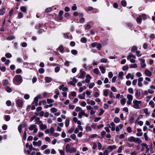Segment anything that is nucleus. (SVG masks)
I'll return each mask as SVG.
<instances>
[{"instance_id":"38","label":"nucleus","mask_w":155,"mask_h":155,"mask_svg":"<svg viewBox=\"0 0 155 155\" xmlns=\"http://www.w3.org/2000/svg\"><path fill=\"white\" fill-rule=\"evenodd\" d=\"M137 22L139 23H140L142 21V18L140 17V16H139V17L137 18L136 19Z\"/></svg>"},{"instance_id":"20","label":"nucleus","mask_w":155,"mask_h":155,"mask_svg":"<svg viewBox=\"0 0 155 155\" xmlns=\"http://www.w3.org/2000/svg\"><path fill=\"white\" fill-rule=\"evenodd\" d=\"M3 85L4 86H6L9 85V82L8 80L7 79L3 80L2 81Z\"/></svg>"},{"instance_id":"47","label":"nucleus","mask_w":155,"mask_h":155,"mask_svg":"<svg viewBox=\"0 0 155 155\" xmlns=\"http://www.w3.org/2000/svg\"><path fill=\"white\" fill-rule=\"evenodd\" d=\"M5 56L7 58H10L12 57V55L9 53H7L5 54Z\"/></svg>"},{"instance_id":"24","label":"nucleus","mask_w":155,"mask_h":155,"mask_svg":"<svg viewBox=\"0 0 155 155\" xmlns=\"http://www.w3.org/2000/svg\"><path fill=\"white\" fill-rule=\"evenodd\" d=\"M27 8L26 7L24 6H21L20 8V10L21 12L25 13L27 12Z\"/></svg>"},{"instance_id":"43","label":"nucleus","mask_w":155,"mask_h":155,"mask_svg":"<svg viewBox=\"0 0 155 155\" xmlns=\"http://www.w3.org/2000/svg\"><path fill=\"white\" fill-rule=\"evenodd\" d=\"M107 60L106 58H102L100 60V62L101 63H107Z\"/></svg>"},{"instance_id":"8","label":"nucleus","mask_w":155,"mask_h":155,"mask_svg":"<svg viewBox=\"0 0 155 155\" xmlns=\"http://www.w3.org/2000/svg\"><path fill=\"white\" fill-rule=\"evenodd\" d=\"M138 60L140 61V64L141 68H143L145 67L146 65L145 62V60L144 59H141V58H138Z\"/></svg>"},{"instance_id":"6","label":"nucleus","mask_w":155,"mask_h":155,"mask_svg":"<svg viewBox=\"0 0 155 155\" xmlns=\"http://www.w3.org/2000/svg\"><path fill=\"white\" fill-rule=\"evenodd\" d=\"M13 80H15L17 82H21L22 78L20 75H18L15 76L13 78Z\"/></svg>"},{"instance_id":"56","label":"nucleus","mask_w":155,"mask_h":155,"mask_svg":"<svg viewBox=\"0 0 155 155\" xmlns=\"http://www.w3.org/2000/svg\"><path fill=\"white\" fill-rule=\"evenodd\" d=\"M23 17V14L21 12H19L18 13V17L19 18H21Z\"/></svg>"},{"instance_id":"57","label":"nucleus","mask_w":155,"mask_h":155,"mask_svg":"<svg viewBox=\"0 0 155 155\" xmlns=\"http://www.w3.org/2000/svg\"><path fill=\"white\" fill-rule=\"evenodd\" d=\"M45 71L44 69L43 68H40L38 70L40 74L43 73Z\"/></svg>"},{"instance_id":"5","label":"nucleus","mask_w":155,"mask_h":155,"mask_svg":"<svg viewBox=\"0 0 155 155\" xmlns=\"http://www.w3.org/2000/svg\"><path fill=\"white\" fill-rule=\"evenodd\" d=\"M83 116H84L86 117H88V115L85 113L83 110H82L78 114V116L79 118L81 119L82 118Z\"/></svg>"},{"instance_id":"58","label":"nucleus","mask_w":155,"mask_h":155,"mask_svg":"<svg viewBox=\"0 0 155 155\" xmlns=\"http://www.w3.org/2000/svg\"><path fill=\"white\" fill-rule=\"evenodd\" d=\"M71 53L74 55H76L77 54V51L75 50H72L71 51Z\"/></svg>"},{"instance_id":"50","label":"nucleus","mask_w":155,"mask_h":155,"mask_svg":"<svg viewBox=\"0 0 155 155\" xmlns=\"http://www.w3.org/2000/svg\"><path fill=\"white\" fill-rule=\"evenodd\" d=\"M81 41L82 43H85L87 41V39L85 37L82 38L81 39Z\"/></svg>"},{"instance_id":"17","label":"nucleus","mask_w":155,"mask_h":155,"mask_svg":"<svg viewBox=\"0 0 155 155\" xmlns=\"http://www.w3.org/2000/svg\"><path fill=\"white\" fill-rule=\"evenodd\" d=\"M141 145H142L143 147H145L146 148V153H147L149 152V148L148 147V146L145 143H142L141 144Z\"/></svg>"},{"instance_id":"7","label":"nucleus","mask_w":155,"mask_h":155,"mask_svg":"<svg viewBox=\"0 0 155 155\" xmlns=\"http://www.w3.org/2000/svg\"><path fill=\"white\" fill-rule=\"evenodd\" d=\"M117 148V146L115 145H112L108 146L107 147V150L110 152L116 149Z\"/></svg>"},{"instance_id":"48","label":"nucleus","mask_w":155,"mask_h":155,"mask_svg":"<svg viewBox=\"0 0 155 155\" xmlns=\"http://www.w3.org/2000/svg\"><path fill=\"white\" fill-rule=\"evenodd\" d=\"M128 91L131 94L134 93L133 89L132 88H130L128 89Z\"/></svg>"},{"instance_id":"53","label":"nucleus","mask_w":155,"mask_h":155,"mask_svg":"<svg viewBox=\"0 0 155 155\" xmlns=\"http://www.w3.org/2000/svg\"><path fill=\"white\" fill-rule=\"evenodd\" d=\"M70 63H71V62H70L66 61H65V62L64 63V65L65 66L68 67L69 66L70 64Z\"/></svg>"},{"instance_id":"2","label":"nucleus","mask_w":155,"mask_h":155,"mask_svg":"<svg viewBox=\"0 0 155 155\" xmlns=\"http://www.w3.org/2000/svg\"><path fill=\"white\" fill-rule=\"evenodd\" d=\"M126 140L129 142H134L135 143H137L138 144L141 143L142 141L138 137H135L134 136H130L129 137L127 140Z\"/></svg>"},{"instance_id":"49","label":"nucleus","mask_w":155,"mask_h":155,"mask_svg":"<svg viewBox=\"0 0 155 155\" xmlns=\"http://www.w3.org/2000/svg\"><path fill=\"white\" fill-rule=\"evenodd\" d=\"M75 107L74 105L70 104L69 105V108L70 110H73Z\"/></svg>"},{"instance_id":"33","label":"nucleus","mask_w":155,"mask_h":155,"mask_svg":"<svg viewBox=\"0 0 155 155\" xmlns=\"http://www.w3.org/2000/svg\"><path fill=\"white\" fill-rule=\"evenodd\" d=\"M45 80L47 83H49L51 81V78L49 77H45Z\"/></svg>"},{"instance_id":"21","label":"nucleus","mask_w":155,"mask_h":155,"mask_svg":"<svg viewBox=\"0 0 155 155\" xmlns=\"http://www.w3.org/2000/svg\"><path fill=\"white\" fill-rule=\"evenodd\" d=\"M85 96V92L83 93L82 94H79L78 95V98L81 99H84Z\"/></svg>"},{"instance_id":"3","label":"nucleus","mask_w":155,"mask_h":155,"mask_svg":"<svg viewBox=\"0 0 155 155\" xmlns=\"http://www.w3.org/2000/svg\"><path fill=\"white\" fill-rule=\"evenodd\" d=\"M141 103V101H138L136 100H134L133 101V107L136 109H140L139 104Z\"/></svg>"},{"instance_id":"10","label":"nucleus","mask_w":155,"mask_h":155,"mask_svg":"<svg viewBox=\"0 0 155 155\" xmlns=\"http://www.w3.org/2000/svg\"><path fill=\"white\" fill-rule=\"evenodd\" d=\"M144 73L145 75L147 77H151L152 75V73L148 69H146L145 70Z\"/></svg>"},{"instance_id":"1","label":"nucleus","mask_w":155,"mask_h":155,"mask_svg":"<svg viewBox=\"0 0 155 155\" xmlns=\"http://www.w3.org/2000/svg\"><path fill=\"white\" fill-rule=\"evenodd\" d=\"M66 151L67 153H74L77 151L76 147H71L70 144H67L65 146Z\"/></svg>"},{"instance_id":"22","label":"nucleus","mask_w":155,"mask_h":155,"mask_svg":"<svg viewBox=\"0 0 155 155\" xmlns=\"http://www.w3.org/2000/svg\"><path fill=\"white\" fill-rule=\"evenodd\" d=\"M126 78L127 79H128L129 78H130L131 80H132L134 78V75L133 74L132 75H131L130 73H128L126 76Z\"/></svg>"},{"instance_id":"15","label":"nucleus","mask_w":155,"mask_h":155,"mask_svg":"<svg viewBox=\"0 0 155 155\" xmlns=\"http://www.w3.org/2000/svg\"><path fill=\"white\" fill-rule=\"evenodd\" d=\"M77 82V80L74 78H73V79L72 81H70L69 82V84H70L73 85L74 86L75 85V84Z\"/></svg>"},{"instance_id":"34","label":"nucleus","mask_w":155,"mask_h":155,"mask_svg":"<svg viewBox=\"0 0 155 155\" xmlns=\"http://www.w3.org/2000/svg\"><path fill=\"white\" fill-rule=\"evenodd\" d=\"M85 129L87 131H91L92 130L91 128L88 125H87L85 127Z\"/></svg>"},{"instance_id":"63","label":"nucleus","mask_w":155,"mask_h":155,"mask_svg":"<svg viewBox=\"0 0 155 155\" xmlns=\"http://www.w3.org/2000/svg\"><path fill=\"white\" fill-rule=\"evenodd\" d=\"M52 9L51 8H46L45 10V12H46L48 13L51 11Z\"/></svg>"},{"instance_id":"55","label":"nucleus","mask_w":155,"mask_h":155,"mask_svg":"<svg viewBox=\"0 0 155 155\" xmlns=\"http://www.w3.org/2000/svg\"><path fill=\"white\" fill-rule=\"evenodd\" d=\"M97 48L99 50H100L101 47V45L99 43H97Z\"/></svg>"},{"instance_id":"30","label":"nucleus","mask_w":155,"mask_h":155,"mask_svg":"<svg viewBox=\"0 0 155 155\" xmlns=\"http://www.w3.org/2000/svg\"><path fill=\"white\" fill-rule=\"evenodd\" d=\"M124 75V73L122 71L120 72L118 74V78L120 79H122Z\"/></svg>"},{"instance_id":"11","label":"nucleus","mask_w":155,"mask_h":155,"mask_svg":"<svg viewBox=\"0 0 155 155\" xmlns=\"http://www.w3.org/2000/svg\"><path fill=\"white\" fill-rule=\"evenodd\" d=\"M80 75L78 78H84L85 77L86 73L85 71H83L82 70H81L80 71Z\"/></svg>"},{"instance_id":"9","label":"nucleus","mask_w":155,"mask_h":155,"mask_svg":"<svg viewBox=\"0 0 155 155\" xmlns=\"http://www.w3.org/2000/svg\"><path fill=\"white\" fill-rule=\"evenodd\" d=\"M41 97V95H38L37 97L34 98L33 102L36 106H38V99H40Z\"/></svg>"},{"instance_id":"23","label":"nucleus","mask_w":155,"mask_h":155,"mask_svg":"<svg viewBox=\"0 0 155 155\" xmlns=\"http://www.w3.org/2000/svg\"><path fill=\"white\" fill-rule=\"evenodd\" d=\"M16 103L17 105L20 107H21L22 105V101L21 100H18L17 101Z\"/></svg>"},{"instance_id":"13","label":"nucleus","mask_w":155,"mask_h":155,"mask_svg":"<svg viewBox=\"0 0 155 155\" xmlns=\"http://www.w3.org/2000/svg\"><path fill=\"white\" fill-rule=\"evenodd\" d=\"M40 129L41 130H44L46 129L47 126L45 124H44L42 123L39 126Z\"/></svg>"},{"instance_id":"28","label":"nucleus","mask_w":155,"mask_h":155,"mask_svg":"<svg viewBox=\"0 0 155 155\" xmlns=\"http://www.w3.org/2000/svg\"><path fill=\"white\" fill-rule=\"evenodd\" d=\"M70 120L68 118H67L65 121V126L67 127L69 124Z\"/></svg>"},{"instance_id":"18","label":"nucleus","mask_w":155,"mask_h":155,"mask_svg":"<svg viewBox=\"0 0 155 155\" xmlns=\"http://www.w3.org/2000/svg\"><path fill=\"white\" fill-rule=\"evenodd\" d=\"M35 123L36 124L39 125L42 123V121L40 120V118L38 117H36L35 120Z\"/></svg>"},{"instance_id":"16","label":"nucleus","mask_w":155,"mask_h":155,"mask_svg":"<svg viewBox=\"0 0 155 155\" xmlns=\"http://www.w3.org/2000/svg\"><path fill=\"white\" fill-rule=\"evenodd\" d=\"M87 102L88 104H91V105H94L95 104L94 101L93 100H90L89 99H87Z\"/></svg>"},{"instance_id":"39","label":"nucleus","mask_w":155,"mask_h":155,"mask_svg":"<svg viewBox=\"0 0 155 155\" xmlns=\"http://www.w3.org/2000/svg\"><path fill=\"white\" fill-rule=\"evenodd\" d=\"M122 5L124 7H125L127 5V2L125 0H123L121 2Z\"/></svg>"},{"instance_id":"46","label":"nucleus","mask_w":155,"mask_h":155,"mask_svg":"<svg viewBox=\"0 0 155 155\" xmlns=\"http://www.w3.org/2000/svg\"><path fill=\"white\" fill-rule=\"evenodd\" d=\"M137 48L136 46H134L132 47L131 49V51L133 52H135L136 51H137Z\"/></svg>"},{"instance_id":"35","label":"nucleus","mask_w":155,"mask_h":155,"mask_svg":"<svg viewBox=\"0 0 155 155\" xmlns=\"http://www.w3.org/2000/svg\"><path fill=\"white\" fill-rule=\"evenodd\" d=\"M99 68L100 69L102 73L104 74L105 72V69L103 67L100 66Z\"/></svg>"},{"instance_id":"4","label":"nucleus","mask_w":155,"mask_h":155,"mask_svg":"<svg viewBox=\"0 0 155 155\" xmlns=\"http://www.w3.org/2000/svg\"><path fill=\"white\" fill-rule=\"evenodd\" d=\"M36 125L34 124H31L28 127V129L31 131L33 130V132L34 133H36L38 131V129Z\"/></svg>"},{"instance_id":"61","label":"nucleus","mask_w":155,"mask_h":155,"mask_svg":"<svg viewBox=\"0 0 155 155\" xmlns=\"http://www.w3.org/2000/svg\"><path fill=\"white\" fill-rule=\"evenodd\" d=\"M100 94L99 93L97 92H96L94 94V96L95 97H97L99 96Z\"/></svg>"},{"instance_id":"25","label":"nucleus","mask_w":155,"mask_h":155,"mask_svg":"<svg viewBox=\"0 0 155 155\" xmlns=\"http://www.w3.org/2000/svg\"><path fill=\"white\" fill-rule=\"evenodd\" d=\"M5 8H1L0 9V15H3L5 14Z\"/></svg>"},{"instance_id":"45","label":"nucleus","mask_w":155,"mask_h":155,"mask_svg":"<svg viewBox=\"0 0 155 155\" xmlns=\"http://www.w3.org/2000/svg\"><path fill=\"white\" fill-rule=\"evenodd\" d=\"M6 90L7 91V92H8V93H10L12 91V90L11 89V88L10 87H7L6 88Z\"/></svg>"},{"instance_id":"40","label":"nucleus","mask_w":155,"mask_h":155,"mask_svg":"<svg viewBox=\"0 0 155 155\" xmlns=\"http://www.w3.org/2000/svg\"><path fill=\"white\" fill-rule=\"evenodd\" d=\"M50 110H51V112L52 113H54L56 112L57 111V109L56 108H54V107L51 108V109Z\"/></svg>"},{"instance_id":"14","label":"nucleus","mask_w":155,"mask_h":155,"mask_svg":"<svg viewBox=\"0 0 155 155\" xmlns=\"http://www.w3.org/2000/svg\"><path fill=\"white\" fill-rule=\"evenodd\" d=\"M64 85H62L59 87L60 90H62V91H68V88L66 87H64Z\"/></svg>"},{"instance_id":"31","label":"nucleus","mask_w":155,"mask_h":155,"mask_svg":"<svg viewBox=\"0 0 155 155\" xmlns=\"http://www.w3.org/2000/svg\"><path fill=\"white\" fill-rule=\"evenodd\" d=\"M142 110L144 111L145 114L147 115H149L150 114V113L148 112V109L147 108H146L143 109Z\"/></svg>"},{"instance_id":"19","label":"nucleus","mask_w":155,"mask_h":155,"mask_svg":"<svg viewBox=\"0 0 155 155\" xmlns=\"http://www.w3.org/2000/svg\"><path fill=\"white\" fill-rule=\"evenodd\" d=\"M131 58H132L134 59H135L136 58V56L133 55L132 53H129L128 55L127 56V60H129Z\"/></svg>"},{"instance_id":"27","label":"nucleus","mask_w":155,"mask_h":155,"mask_svg":"<svg viewBox=\"0 0 155 155\" xmlns=\"http://www.w3.org/2000/svg\"><path fill=\"white\" fill-rule=\"evenodd\" d=\"M126 100L125 98H123L120 100V103L121 104L124 106L126 102Z\"/></svg>"},{"instance_id":"26","label":"nucleus","mask_w":155,"mask_h":155,"mask_svg":"<svg viewBox=\"0 0 155 155\" xmlns=\"http://www.w3.org/2000/svg\"><path fill=\"white\" fill-rule=\"evenodd\" d=\"M58 49L60 52L61 53H63L64 52V48L62 45H60L58 48Z\"/></svg>"},{"instance_id":"12","label":"nucleus","mask_w":155,"mask_h":155,"mask_svg":"<svg viewBox=\"0 0 155 155\" xmlns=\"http://www.w3.org/2000/svg\"><path fill=\"white\" fill-rule=\"evenodd\" d=\"M123 125L122 124H119V125L117 126L115 128V130L116 132H118L120 130L122 129L123 128Z\"/></svg>"},{"instance_id":"54","label":"nucleus","mask_w":155,"mask_h":155,"mask_svg":"<svg viewBox=\"0 0 155 155\" xmlns=\"http://www.w3.org/2000/svg\"><path fill=\"white\" fill-rule=\"evenodd\" d=\"M125 134H126V133H125L124 134H120L119 137V139H122L124 138L125 137Z\"/></svg>"},{"instance_id":"37","label":"nucleus","mask_w":155,"mask_h":155,"mask_svg":"<svg viewBox=\"0 0 155 155\" xmlns=\"http://www.w3.org/2000/svg\"><path fill=\"white\" fill-rule=\"evenodd\" d=\"M103 92L105 96H107L108 95V90L105 89L104 90Z\"/></svg>"},{"instance_id":"32","label":"nucleus","mask_w":155,"mask_h":155,"mask_svg":"<svg viewBox=\"0 0 155 155\" xmlns=\"http://www.w3.org/2000/svg\"><path fill=\"white\" fill-rule=\"evenodd\" d=\"M129 66L130 68H136L137 67V64H131L129 65Z\"/></svg>"},{"instance_id":"60","label":"nucleus","mask_w":155,"mask_h":155,"mask_svg":"<svg viewBox=\"0 0 155 155\" xmlns=\"http://www.w3.org/2000/svg\"><path fill=\"white\" fill-rule=\"evenodd\" d=\"M99 71V70L97 68H95L94 70V72L96 74H98Z\"/></svg>"},{"instance_id":"52","label":"nucleus","mask_w":155,"mask_h":155,"mask_svg":"<svg viewBox=\"0 0 155 155\" xmlns=\"http://www.w3.org/2000/svg\"><path fill=\"white\" fill-rule=\"evenodd\" d=\"M47 147L48 146L47 145H44L41 147V149L42 150H44L46 149Z\"/></svg>"},{"instance_id":"42","label":"nucleus","mask_w":155,"mask_h":155,"mask_svg":"<svg viewBox=\"0 0 155 155\" xmlns=\"http://www.w3.org/2000/svg\"><path fill=\"white\" fill-rule=\"evenodd\" d=\"M114 122L116 123H118L120 121V119L118 117H115L114 120Z\"/></svg>"},{"instance_id":"59","label":"nucleus","mask_w":155,"mask_h":155,"mask_svg":"<svg viewBox=\"0 0 155 155\" xmlns=\"http://www.w3.org/2000/svg\"><path fill=\"white\" fill-rule=\"evenodd\" d=\"M95 84L94 83H91L89 85V88L91 89L94 87V86Z\"/></svg>"},{"instance_id":"51","label":"nucleus","mask_w":155,"mask_h":155,"mask_svg":"<svg viewBox=\"0 0 155 155\" xmlns=\"http://www.w3.org/2000/svg\"><path fill=\"white\" fill-rule=\"evenodd\" d=\"M12 103L11 101L8 100L6 101V104L7 106H9L11 105Z\"/></svg>"},{"instance_id":"64","label":"nucleus","mask_w":155,"mask_h":155,"mask_svg":"<svg viewBox=\"0 0 155 155\" xmlns=\"http://www.w3.org/2000/svg\"><path fill=\"white\" fill-rule=\"evenodd\" d=\"M5 120L6 121H8L10 119V117L9 115H7L5 117Z\"/></svg>"},{"instance_id":"41","label":"nucleus","mask_w":155,"mask_h":155,"mask_svg":"<svg viewBox=\"0 0 155 155\" xmlns=\"http://www.w3.org/2000/svg\"><path fill=\"white\" fill-rule=\"evenodd\" d=\"M82 110V109L81 107H77L75 109V110L76 112H80Z\"/></svg>"},{"instance_id":"29","label":"nucleus","mask_w":155,"mask_h":155,"mask_svg":"<svg viewBox=\"0 0 155 155\" xmlns=\"http://www.w3.org/2000/svg\"><path fill=\"white\" fill-rule=\"evenodd\" d=\"M127 98L128 100L132 101L133 99V96L132 95L130 94H127Z\"/></svg>"},{"instance_id":"44","label":"nucleus","mask_w":155,"mask_h":155,"mask_svg":"<svg viewBox=\"0 0 155 155\" xmlns=\"http://www.w3.org/2000/svg\"><path fill=\"white\" fill-rule=\"evenodd\" d=\"M109 97L111 99H114L115 98V96H114L113 93L112 92H110L109 94Z\"/></svg>"},{"instance_id":"36","label":"nucleus","mask_w":155,"mask_h":155,"mask_svg":"<svg viewBox=\"0 0 155 155\" xmlns=\"http://www.w3.org/2000/svg\"><path fill=\"white\" fill-rule=\"evenodd\" d=\"M149 105L151 107L153 108L154 107V102L152 101H150L149 103Z\"/></svg>"},{"instance_id":"62","label":"nucleus","mask_w":155,"mask_h":155,"mask_svg":"<svg viewBox=\"0 0 155 155\" xmlns=\"http://www.w3.org/2000/svg\"><path fill=\"white\" fill-rule=\"evenodd\" d=\"M60 70V67L58 66L56 67L55 68V72H58Z\"/></svg>"}]
</instances>
